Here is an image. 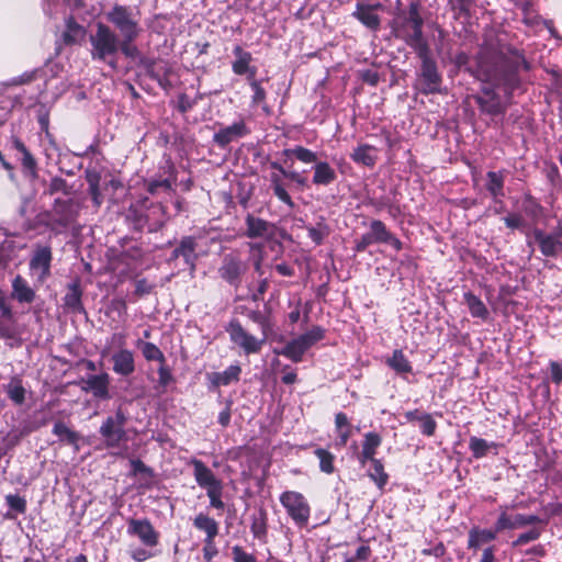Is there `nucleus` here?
Wrapping results in <instances>:
<instances>
[{
    "label": "nucleus",
    "instance_id": "obj_1",
    "mask_svg": "<svg viewBox=\"0 0 562 562\" xmlns=\"http://www.w3.org/2000/svg\"><path fill=\"white\" fill-rule=\"evenodd\" d=\"M105 15L108 21L119 30L122 36L120 50L126 57L134 58L138 56V49L133 44L142 32L138 13L128 7L115 4Z\"/></svg>",
    "mask_w": 562,
    "mask_h": 562
},
{
    "label": "nucleus",
    "instance_id": "obj_2",
    "mask_svg": "<svg viewBox=\"0 0 562 562\" xmlns=\"http://www.w3.org/2000/svg\"><path fill=\"white\" fill-rule=\"evenodd\" d=\"M91 56L93 59L105 60L120 49L121 41L116 33L103 23H97L95 32L90 35Z\"/></svg>",
    "mask_w": 562,
    "mask_h": 562
},
{
    "label": "nucleus",
    "instance_id": "obj_3",
    "mask_svg": "<svg viewBox=\"0 0 562 562\" xmlns=\"http://www.w3.org/2000/svg\"><path fill=\"white\" fill-rule=\"evenodd\" d=\"M126 422L127 417L121 408H117L114 415L105 418L100 427V435L106 448H120L122 443L127 441V434L124 428Z\"/></svg>",
    "mask_w": 562,
    "mask_h": 562
},
{
    "label": "nucleus",
    "instance_id": "obj_4",
    "mask_svg": "<svg viewBox=\"0 0 562 562\" xmlns=\"http://www.w3.org/2000/svg\"><path fill=\"white\" fill-rule=\"evenodd\" d=\"M324 336V331L319 327H314L307 333L289 341L283 348L274 349V353L283 356L293 362H300L304 353Z\"/></svg>",
    "mask_w": 562,
    "mask_h": 562
},
{
    "label": "nucleus",
    "instance_id": "obj_5",
    "mask_svg": "<svg viewBox=\"0 0 562 562\" xmlns=\"http://www.w3.org/2000/svg\"><path fill=\"white\" fill-rule=\"evenodd\" d=\"M280 503L288 515L299 526L307 525L311 514L310 505L303 494L295 491H286L280 495Z\"/></svg>",
    "mask_w": 562,
    "mask_h": 562
},
{
    "label": "nucleus",
    "instance_id": "obj_6",
    "mask_svg": "<svg viewBox=\"0 0 562 562\" xmlns=\"http://www.w3.org/2000/svg\"><path fill=\"white\" fill-rule=\"evenodd\" d=\"M422 24L418 13L411 12L407 21L396 31V35L404 38L420 56H426L427 44L423 38Z\"/></svg>",
    "mask_w": 562,
    "mask_h": 562
},
{
    "label": "nucleus",
    "instance_id": "obj_7",
    "mask_svg": "<svg viewBox=\"0 0 562 562\" xmlns=\"http://www.w3.org/2000/svg\"><path fill=\"white\" fill-rule=\"evenodd\" d=\"M532 235L543 256L558 257L562 255V221L553 232L547 233L537 228Z\"/></svg>",
    "mask_w": 562,
    "mask_h": 562
},
{
    "label": "nucleus",
    "instance_id": "obj_8",
    "mask_svg": "<svg viewBox=\"0 0 562 562\" xmlns=\"http://www.w3.org/2000/svg\"><path fill=\"white\" fill-rule=\"evenodd\" d=\"M227 331L229 334L231 340L239 348H241L247 355L259 352L266 341L265 336L262 338L255 337L254 335L246 331L237 322L231 323Z\"/></svg>",
    "mask_w": 562,
    "mask_h": 562
},
{
    "label": "nucleus",
    "instance_id": "obj_9",
    "mask_svg": "<svg viewBox=\"0 0 562 562\" xmlns=\"http://www.w3.org/2000/svg\"><path fill=\"white\" fill-rule=\"evenodd\" d=\"M512 505H502L499 506V515L496 520V531H504L506 529H517L528 525L537 524L540 521V518L536 515H522L516 514L510 515L508 510L514 508Z\"/></svg>",
    "mask_w": 562,
    "mask_h": 562
},
{
    "label": "nucleus",
    "instance_id": "obj_10",
    "mask_svg": "<svg viewBox=\"0 0 562 562\" xmlns=\"http://www.w3.org/2000/svg\"><path fill=\"white\" fill-rule=\"evenodd\" d=\"M247 263L235 252L225 255L218 273L223 280L237 286L240 283V277L247 271Z\"/></svg>",
    "mask_w": 562,
    "mask_h": 562
},
{
    "label": "nucleus",
    "instance_id": "obj_11",
    "mask_svg": "<svg viewBox=\"0 0 562 562\" xmlns=\"http://www.w3.org/2000/svg\"><path fill=\"white\" fill-rule=\"evenodd\" d=\"M127 532L136 536L147 547H155L158 543V533L147 519H131Z\"/></svg>",
    "mask_w": 562,
    "mask_h": 562
},
{
    "label": "nucleus",
    "instance_id": "obj_12",
    "mask_svg": "<svg viewBox=\"0 0 562 562\" xmlns=\"http://www.w3.org/2000/svg\"><path fill=\"white\" fill-rule=\"evenodd\" d=\"M50 261L52 251L48 247H40L35 250L30 261V269L40 282H43L49 276Z\"/></svg>",
    "mask_w": 562,
    "mask_h": 562
},
{
    "label": "nucleus",
    "instance_id": "obj_13",
    "mask_svg": "<svg viewBox=\"0 0 562 562\" xmlns=\"http://www.w3.org/2000/svg\"><path fill=\"white\" fill-rule=\"evenodd\" d=\"M109 383L110 376L108 373L91 374L82 380V390L90 392L97 398L108 400L110 398Z\"/></svg>",
    "mask_w": 562,
    "mask_h": 562
},
{
    "label": "nucleus",
    "instance_id": "obj_14",
    "mask_svg": "<svg viewBox=\"0 0 562 562\" xmlns=\"http://www.w3.org/2000/svg\"><path fill=\"white\" fill-rule=\"evenodd\" d=\"M194 479L200 487L211 491L222 485L214 473L200 460H192Z\"/></svg>",
    "mask_w": 562,
    "mask_h": 562
},
{
    "label": "nucleus",
    "instance_id": "obj_15",
    "mask_svg": "<svg viewBox=\"0 0 562 562\" xmlns=\"http://www.w3.org/2000/svg\"><path fill=\"white\" fill-rule=\"evenodd\" d=\"M113 371L127 376L135 371L134 353L130 349H120L112 355Z\"/></svg>",
    "mask_w": 562,
    "mask_h": 562
},
{
    "label": "nucleus",
    "instance_id": "obj_16",
    "mask_svg": "<svg viewBox=\"0 0 562 562\" xmlns=\"http://www.w3.org/2000/svg\"><path fill=\"white\" fill-rule=\"evenodd\" d=\"M235 60L233 63V71L236 75H247L248 79H254L256 76V68L250 66L252 60L251 54L244 50L240 46H236L233 50Z\"/></svg>",
    "mask_w": 562,
    "mask_h": 562
},
{
    "label": "nucleus",
    "instance_id": "obj_17",
    "mask_svg": "<svg viewBox=\"0 0 562 562\" xmlns=\"http://www.w3.org/2000/svg\"><path fill=\"white\" fill-rule=\"evenodd\" d=\"M373 239L376 243H383L392 246L395 250L402 249V243L398 238H396L392 233H390L384 225L379 220H374L370 224V232H369Z\"/></svg>",
    "mask_w": 562,
    "mask_h": 562
},
{
    "label": "nucleus",
    "instance_id": "obj_18",
    "mask_svg": "<svg viewBox=\"0 0 562 562\" xmlns=\"http://www.w3.org/2000/svg\"><path fill=\"white\" fill-rule=\"evenodd\" d=\"M381 7V4L370 5L358 3L352 15L367 27L375 31L380 26V18L375 13V9Z\"/></svg>",
    "mask_w": 562,
    "mask_h": 562
},
{
    "label": "nucleus",
    "instance_id": "obj_19",
    "mask_svg": "<svg viewBox=\"0 0 562 562\" xmlns=\"http://www.w3.org/2000/svg\"><path fill=\"white\" fill-rule=\"evenodd\" d=\"M246 134H247V128H246L245 123L236 122V123L232 124L231 126L220 130L214 135V140L217 144L225 146L228 143L233 142L234 139H237Z\"/></svg>",
    "mask_w": 562,
    "mask_h": 562
},
{
    "label": "nucleus",
    "instance_id": "obj_20",
    "mask_svg": "<svg viewBox=\"0 0 562 562\" xmlns=\"http://www.w3.org/2000/svg\"><path fill=\"white\" fill-rule=\"evenodd\" d=\"M424 57L422 78L424 80V91L435 92L438 90L440 77L437 72V68L432 61Z\"/></svg>",
    "mask_w": 562,
    "mask_h": 562
},
{
    "label": "nucleus",
    "instance_id": "obj_21",
    "mask_svg": "<svg viewBox=\"0 0 562 562\" xmlns=\"http://www.w3.org/2000/svg\"><path fill=\"white\" fill-rule=\"evenodd\" d=\"M313 183L316 186H329L336 178L335 169L327 161H318L313 167Z\"/></svg>",
    "mask_w": 562,
    "mask_h": 562
},
{
    "label": "nucleus",
    "instance_id": "obj_22",
    "mask_svg": "<svg viewBox=\"0 0 562 562\" xmlns=\"http://www.w3.org/2000/svg\"><path fill=\"white\" fill-rule=\"evenodd\" d=\"M381 442L382 439L376 432H367L364 435L362 450L359 456V461L362 465H364L367 461L375 459L374 454L376 452V449L380 447Z\"/></svg>",
    "mask_w": 562,
    "mask_h": 562
},
{
    "label": "nucleus",
    "instance_id": "obj_23",
    "mask_svg": "<svg viewBox=\"0 0 562 562\" xmlns=\"http://www.w3.org/2000/svg\"><path fill=\"white\" fill-rule=\"evenodd\" d=\"M241 372V368L238 364L229 366L226 370L223 372H213L210 374V381L211 383L218 387V386H226L229 385L232 382H236L239 380V375Z\"/></svg>",
    "mask_w": 562,
    "mask_h": 562
},
{
    "label": "nucleus",
    "instance_id": "obj_24",
    "mask_svg": "<svg viewBox=\"0 0 562 562\" xmlns=\"http://www.w3.org/2000/svg\"><path fill=\"white\" fill-rule=\"evenodd\" d=\"M12 297L20 303H32L35 292L21 276H16L12 281Z\"/></svg>",
    "mask_w": 562,
    "mask_h": 562
},
{
    "label": "nucleus",
    "instance_id": "obj_25",
    "mask_svg": "<svg viewBox=\"0 0 562 562\" xmlns=\"http://www.w3.org/2000/svg\"><path fill=\"white\" fill-rule=\"evenodd\" d=\"M193 525L195 528H198L199 530H202L206 533L205 543L212 544L214 541V538L218 533L217 522L213 518L201 513L195 516Z\"/></svg>",
    "mask_w": 562,
    "mask_h": 562
},
{
    "label": "nucleus",
    "instance_id": "obj_26",
    "mask_svg": "<svg viewBox=\"0 0 562 562\" xmlns=\"http://www.w3.org/2000/svg\"><path fill=\"white\" fill-rule=\"evenodd\" d=\"M483 94L477 98L481 109L490 114H497L503 111L502 103L493 89L484 87Z\"/></svg>",
    "mask_w": 562,
    "mask_h": 562
},
{
    "label": "nucleus",
    "instance_id": "obj_27",
    "mask_svg": "<svg viewBox=\"0 0 562 562\" xmlns=\"http://www.w3.org/2000/svg\"><path fill=\"white\" fill-rule=\"evenodd\" d=\"M195 246L196 243L193 237H186L181 240L179 247L173 250V256L183 257L191 270H194L195 268Z\"/></svg>",
    "mask_w": 562,
    "mask_h": 562
},
{
    "label": "nucleus",
    "instance_id": "obj_28",
    "mask_svg": "<svg viewBox=\"0 0 562 562\" xmlns=\"http://www.w3.org/2000/svg\"><path fill=\"white\" fill-rule=\"evenodd\" d=\"M498 532L496 531V526L494 529L472 528L469 532V548L476 549L484 543L495 540Z\"/></svg>",
    "mask_w": 562,
    "mask_h": 562
},
{
    "label": "nucleus",
    "instance_id": "obj_29",
    "mask_svg": "<svg viewBox=\"0 0 562 562\" xmlns=\"http://www.w3.org/2000/svg\"><path fill=\"white\" fill-rule=\"evenodd\" d=\"M376 149L368 144L359 145L351 154V159L363 166L372 167L376 161Z\"/></svg>",
    "mask_w": 562,
    "mask_h": 562
},
{
    "label": "nucleus",
    "instance_id": "obj_30",
    "mask_svg": "<svg viewBox=\"0 0 562 562\" xmlns=\"http://www.w3.org/2000/svg\"><path fill=\"white\" fill-rule=\"evenodd\" d=\"M247 232L249 238L265 237L270 234L271 225L259 217L248 215L246 218Z\"/></svg>",
    "mask_w": 562,
    "mask_h": 562
},
{
    "label": "nucleus",
    "instance_id": "obj_31",
    "mask_svg": "<svg viewBox=\"0 0 562 562\" xmlns=\"http://www.w3.org/2000/svg\"><path fill=\"white\" fill-rule=\"evenodd\" d=\"M464 302L472 317L481 318L482 321L488 318V310L480 297L471 292H467L464 293Z\"/></svg>",
    "mask_w": 562,
    "mask_h": 562
},
{
    "label": "nucleus",
    "instance_id": "obj_32",
    "mask_svg": "<svg viewBox=\"0 0 562 562\" xmlns=\"http://www.w3.org/2000/svg\"><path fill=\"white\" fill-rule=\"evenodd\" d=\"M53 434L57 436L59 440L65 441L68 445L74 446L76 450H79L80 435L77 431L70 429L63 422L55 423L53 427Z\"/></svg>",
    "mask_w": 562,
    "mask_h": 562
},
{
    "label": "nucleus",
    "instance_id": "obj_33",
    "mask_svg": "<svg viewBox=\"0 0 562 562\" xmlns=\"http://www.w3.org/2000/svg\"><path fill=\"white\" fill-rule=\"evenodd\" d=\"M136 346L140 349L147 361H157L159 363L166 362L165 355L155 344L139 339L137 340Z\"/></svg>",
    "mask_w": 562,
    "mask_h": 562
},
{
    "label": "nucleus",
    "instance_id": "obj_34",
    "mask_svg": "<svg viewBox=\"0 0 562 562\" xmlns=\"http://www.w3.org/2000/svg\"><path fill=\"white\" fill-rule=\"evenodd\" d=\"M335 426L338 434V446H345L351 436V426L348 420V417L344 413H338L335 416Z\"/></svg>",
    "mask_w": 562,
    "mask_h": 562
},
{
    "label": "nucleus",
    "instance_id": "obj_35",
    "mask_svg": "<svg viewBox=\"0 0 562 562\" xmlns=\"http://www.w3.org/2000/svg\"><path fill=\"white\" fill-rule=\"evenodd\" d=\"M386 363L398 374L412 372V366L402 350H394Z\"/></svg>",
    "mask_w": 562,
    "mask_h": 562
},
{
    "label": "nucleus",
    "instance_id": "obj_36",
    "mask_svg": "<svg viewBox=\"0 0 562 562\" xmlns=\"http://www.w3.org/2000/svg\"><path fill=\"white\" fill-rule=\"evenodd\" d=\"M9 398L16 405H21L25 400V389L18 378H13L4 387Z\"/></svg>",
    "mask_w": 562,
    "mask_h": 562
},
{
    "label": "nucleus",
    "instance_id": "obj_37",
    "mask_svg": "<svg viewBox=\"0 0 562 562\" xmlns=\"http://www.w3.org/2000/svg\"><path fill=\"white\" fill-rule=\"evenodd\" d=\"M86 31L83 26L69 19L67 21L64 41L66 44H76L83 40Z\"/></svg>",
    "mask_w": 562,
    "mask_h": 562
},
{
    "label": "nucleus",
    "instance_id": "obj_38",
    "mask_svg": "<svg viewBox=\"0 0 562 562\" xmlns=\"http://www.w3.org/2000/svg\"><path fill=\"white\" fill-rule=\"evenodd\" d=\"M503 187H504V178L502 173L490 171L487 172V184L486 189L492 194L494 200H497L499 196H503Z\"/></svg>",
    "mask_w": 562,
    "mask_h": 562
},
{
    "label": "nucleus",
    "instance_id": "obj_39",
    "mask_svg": "<svg viewBox=\"0 0 562 562\" xmlns=\"http://www.w3.org/2000/svg\"><path fill=\"white\" fill-rule=\"evenodd\" d=\"M284 153L285 155L294 156L297 160H300L303 164L315 165L316 162H318L317 154L303 146H295L291 149H286Z\"/></svg>",
    "mask_w": 562,
    "mask_h": 562
},
{
    "label": "nucleus",
    "instance_id": "obj_40",
    "mask_svg": "<svg viewBox=\"0 0 562 562\" xmlns=\"http://www.w3.org/2000/svg\"><path fill=\"white\" fill-rule=\"evenodd\" d=\"M315 454L319 460V468L321 471L327 474H330L334 472V454L330 453L328 450L318 448L315 450Z\"/></svg>",
    "mask_w": 562,
    "mask_h": 562
},
{
    "label": "nucleus",
    "instance_id": "obj_41",
    "mask_svg": "<svg viewBox=\"0 0 562 562\" xmlns=\"http://www.w3.org/2000/svg\"><path fill=\"white\" fill-rule=\"evenodd\" d=\"M372 471L370 472V477L376 483V485L382 488L387 482V474L384 472L383 464L380 460L374 459L371 460Z\"/></svg>",
    "mask_w": 562,
    "mask_h": 562
},
{
    "label": "nucleus",
    "instance_id": "obj_42",
    "mask_svg": "<svg viewBox=\"0 0 562 562\" xmlns=\"http://www.w3.org/2000/svg\"><path fill=\"white\" fill-rule=\"evenodd\" d=\"M493 446L494 443H490L486 440L477 437H471L469 441V447L475 458L484 457L488 449Z\"/></svg>",
    "mask_w": 562,
    "mask_h": 562
},
{
    "label": "nucleus",
    "instance_id": "obj_43",
    "mask_svg": "<svg viewBox=\"0 0 562 562\" xmlns=\"http://www.w3.org/2000/svg\"><path fill=\"white\" fill-rule=\"evenodd\" d=\"M65 305L72 308L78 310L81 303V292L78 285L72 284L69 286L68 293L65 295Z\"/></svg>",
    "mask_w": 562,
    "mask_h": 562
},
{
    "label": "nucleus",
    "instance_id": "obj_44",
    "mask_svg": "<svg viewBox=\"0 0 562 562\" xmlns=\"http://www.w3.org/2000/svg\"><path fill=\"white\" fill-rule=\"evenodd\" d=\"M420 430L426 436H432L435 434L437 424L431 415L424 413L419 417Z\"/></svg>",
    "mask_w": 562,
    "mask_h": 562
},
{
    "label": "nucleus",
    "instance_id": "obj_45",
    "mask_svg": "<svg viewBox=\"0 0 562 562\" xmlns=\"http://www.w3.org/2000/svg\"><path fill=\"white\" fill-rule=\"evenodd\" d=\"M222 491H223V485L206 492V494L210 498L211 506L216 509L224 508V503L222 501Z\"/></svg>",
    "mask_w": 562,
    "mask_h": 562
},
{
    "label": "nucleus",
    "instance_id": "obj_46",
    "mask_svg": "<svg viewBox=\"0 0 562 562\" xmlns=\"http://www.w3.org/2000/svg\"><path fill=\"white\" fill-rule=\"evenodd\" d=\"M250 87L254 91L252 95V103L255 104H262L266 99V92L263 88L260 86L259 81H257L255 78L250 79Z\"/></svg>",
    "mask_w": 562,
    "mask_h": 562
},
{
    "label": "nucleus",
    "instance_id": "obj_47",
    "mask_svg": "<svg viewBox=\"0 0 562 562\" xmlns=\"http://www.w3.org/2000/svg\"><path fill=\"white\" fill-rule=\"evenodd\" d=\"M540 537V532L536 529L529 530L518 536V538L513 542L514 547L524 546L531 541L537 540Z\"/></svg>",
    "mask_w": 562,
    "mask_h": 562
},
{
    "label": "nucleus",
    "instance_id": "obj_48",
    "mask_svg": "<svg viewBox=\"0 0 562 562\" xmlns=\"http://www.w3.org/2000/svg\"><path fill=\"white\" fill-rule=\"evenodd\" d=\"M271 167L277 169L280 173H282L285 178H289L291 179L292 181L299 183V184H304L305 183V179L299 175L297 172L295 171H286L280 164L278 162H271Z\"/></svg>",
    "mask_w": 562,
    "mask_h": 562
},
{
    "label": "nucleus",
    "instance_id": "obj_49",
    "mask_svg": "<svg viewBox=\"0 0 562 562\" xmlns=\"http://www.w3.org/2000/svg\"><path fill=\"white\" fill-rule=\"evenodd\" d=\"M233 560L234 562H256L254 555L244 551L240 547L235 546L232 549Z\"/></svg>",
    "mask_w": 562,
    "mask_h": 562
},
{
    "label": "nucleus",
    "instance_id": "obj_50",
    "mask_svg": "<svg viewBox=\"0 0 562 562\" xmlns=\"http://www.w3.org/2000/svg\"><path fill=\"white\" fill-rule=\"evenodd\" d=\"M5 501L10 508L19 513H23L25 510V501L19 495H7Z\"/></svg>",
    "mask_w": 562,
    "mask_h": 562
},
{
    "label": "nucleus",
    "instance_id": "obj_51",
    "mask_svg": "<svg viewBox=\"0 0 562 562\" xmlns=\"http://www.w3.org/2000/svg\"><path fill=\"white\" fill-rule=\"evenodd\" d=\"M89 191L92 196V201L95 206H100L102 203V198L98 187V179L95 177L89 178Z\"/></svg>",
    "mask_w": 562,
    "mask_h": 562
},
{
    "label": "nucleus",
    "instance_id": "obj_52",
    "mask_svg": "<svg viewBox=\"0 0 562 562\" xmlns=\"http://www.w3.org/2000/svg\"><path fill=\"white\" fill-rule=\"evenodd\" d=\"M158 376H159V384L162 386L168 385L170 383V381L172 380L170 369L167 367L166 362L159 363Z\"/></svg>",
    "mask_w": 562,
    "mask_h": 562
},
{
    "label": "nucleus",
    "instance_id": "obj_53",
    "mask_svg": "<svg viewBox=\"0 0 562 562\" xmlns=\"http://www.w3.org/2000/svg\"><path fill=\"white\" fill-rule=\"evenodd\" d=\"M273 192L276 194V196L282 201L283 203H285L286 205H289L290 207H293L294 203L290 196V194L286 192V190L284 189L283 184L280 186V187H277L273 189Z\"/></svg>",
    "mask_w": 562,
    "mask_h": 562
},
{
    "label": "nucleus",
    "instance_id": "obj_54",
    "mask_svg": "<svg viewBox=\"0 0 562 562\" xmlns=\"http://www.w3.org/2000/svg\"><path fill=\"white\" fill-rule=\"evenodd\" d=\"M69 207L70 206H69L67 200H59V199L55 200L54 210L56 213L60 214L64 218H67L69 216V214H70Z\"/></svg>",
    "mask_w": 562,
    "mask_h": 562
},
{
    "label": "nucleus",
    "instance_id": "obj_55",
    "mask_svg": "<svg viewBox=\"0 0 562 562\" xmlns=\"http://www.w3.org/2000/svg\"><path fill=\"white\" fill-rule=\"evenodd\" d=\"M376 241L373 239L372 235L370 233L363 234L359 240H357L356 244V250L357 251H363L367 249L368 246L375 244Z\"/></svg>",
    "mask_w": 562,
    "mask_h": 562
},
{
    "label": "nucleus",
    "instance_id": "obj_56",
    "mask_svg": "<svg viewBox=\"0 0 562 562\" xmlns=\"http://www.w3.org/2000/svg\"><path fill=\"white\" fill-rule=\"evenodd\" d=\"M551 379L555 384L562 382V366L555 361L550 363Z\"/></svg>",
    "mask_w": 562,
    "mask_h": 562
},
{
    "label": "nucleus",
    "instance_id": "obj_57",
    "mask_svg": "<svg viewBox=\"0 0 562 562\" xmlns=\"http://www.w3.org/2000/svg\"><path fill=\"white\" fill-rule=\"evenodd\" d=\"M110 344L113 347H117L120 349H125L124 346L126 344V335L123 333H114L110 338Z\"/></svg>",
    "mask_w": 562,
    "mask_h": 562
},
{
    "label": "nucleus",
    "instance_id": "obj_58",
    "mask_svg": "<svg viewBox=\"0 0 562 562\" xmlns=\"http://www.w3.org/2000/svg\"><path fill=\"white\" fill-rule=\"evenodd\" d=\"M370 554H371V550L368 546H360L357 549L353 559L359 562H367Z\"/></svg>",
    "mask_w": 562,
    "mask_h": 562
},
{
    "label": "nucleus",
    "instance_id": "obj_59",
    "mask_svg": "<svg viewBox=\"0 0 562 562\" xmlns=\"http://www.w3.org/2000/svg\"><path fill=\"white\" fill-rule=\"evenodd\" d=\"M505 224L509 228H518L522 225L521 216L517 214H510L504 218Z\"/></svg>",
    "mask_w": 562,
    "mask_h": 562
},
{
    "label": "nucleus",
    "instance_id": "obj_60",
    "mask_svg": "<svg viewBox=\"0 0 562 562\" xmlns=\"http://www.w3.org/2000/svg\"><path fill=\"white\" fill-rule=\"evenodd\" d=\"M325 235H326V232L323 228H315V227L308 228V236L316 244H321L323 241Z\"/></svg>",
    "mask_w": 562,
    "mask_h": 562
},
{
    "label": "nucleus",
    "instance_id": "obj_61",
    "mask_svg": "<svg viewBox=\"0 0 562 562\" xmlns=\"http://www.w3.org/2000/svg\"><path fill=\"white\" fill-rule=\"evenodd\" d=\"M66 190V182L65 180L60 179V178H54L52 181H50V184H49V193L53 194L55 192H58V191H65Z\"/></svg>",
    "mask_w": 562,
    "mask_h": 562
},
{
    "label": "nucleus",
    "instance_id": "obj_62",
    "mask_svg": "<svg viewBox=\"0 0 562 562\" xmlns=\"http://www.w3.org/2000/svg\"><path fill=\"white\" fill-rule=\"evenodd\" d=\"M159 188H164L165 190H170L171 184L168 180L153 181L149 183L148 190L150 193H156Z\"/></svg>",
    "mask_w": 562,
    "mask_h": 562
},
{
    "label": "nucleus",
    "instance_id": "obj_63",
    "mask_svg": "<svg viewBox=\"0 0 562 562\" xmlns=\"http://www.w3.org/2000/svg\"><path fill=\"white\" fill-rule=\"evenodd\" d=\"M131 467L134 474L150 472V470L140 460H131Z\"/></svg>",
    "mask_w": 562,
    "mask_h": 562
},
{
    "label": "nucleus",
    "instance_id": "obj_64",
    "mask_svg": "<svg viewBox=\"0 0 562 562\" xmlns=\"http://www.w3.org/2000/svg\"><path fill=\"white\" fill-rule=\"evenodd\" d=\"M131 557L136 562H143V561L147 560L148 558H150V554L147 553V551L144 549H136V550L132 551Z\"/></svg>",
    "mask_w": 562,
    "mask_h": 562
}]
</instances>
